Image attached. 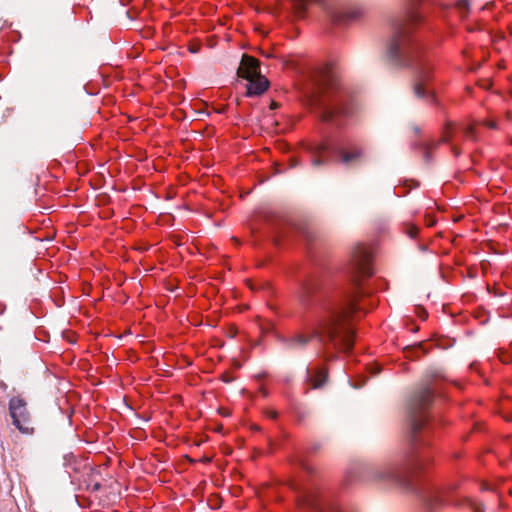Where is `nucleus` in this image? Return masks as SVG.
Listing matches in <instances>:
<instances>
[{
  "label": "nucleus",
  "mask_w": 512,
  "mask_h": 512,
  "mask_svg": "<svg viewBox=\"0 0 512 512\" xmlns=\"http://www.w3.org/2000/svg\"><path fill=\"white\" fill-rule=\"evenodd\" d=\"M413 130L416 134L420 133V128L418 126H414Z\"/></svg>",
  "instance_id": "28"
},
{
  "label": "nucleus",
  "mask_w": 512,
  "mask_h": 512,
  "mask_svg": "<svg viewBox=\"0 0 512 512\" xmlns=\"http://www.w3.org/2000/svg\"><path fill=\"white\" fill-rule=\"evenodd\" d=\"M435 398L430 386L420 387L410 399V448L403 454L377 463L359 462L350 471L353 481L399 485L414 490L430 508L445 504L468 507L473 512H483L484 505L468 498L458 499L454 492L458 484L444 486L432 483L417 484L414 480L424 468L428 457L422 452L429 445V437L444 425V420L428 413Z\"/></svg>",
  "instance_id": "2"
},
{
  "label": "nucleus",
  "mask_w": 512,
  "mask_h": 512,
  "mask_svg": "<svg viewBox=\"0 0 512 512\" xmlns=\"http://www.w3.org/2000/svg\"><path fill=\"white\" fill-rule=\"evenodd\" d=\"M510 353L512 354V342L510 343Z\"/></svg>",
  "instance_id": "32"
},
{
  "label": "nucleus",
  "mask_w": 512,
  "mask_h": 512,
  "mask_svg": "<svg viewBox=\"0 0 512 512\" xmlns=\"http://www.w3.org/2000/svg\"><path fill=\"white\" fill-rule=\"evenodd\" d=\"M303 88L305 105L324 123L343 127L353 116L356 105L351 96L326 68H309Z\"/></svg>",
  "instance_id": "4"
},
{
  "label": "nucleus",
  "mask_w": 512,
  "mask_h": 512,
  "mask_svg": "<svg viewBox=\"0 0 512 512\" xmlns=\"http://www.w3.org/2000/svg\"><path fill=\"white\" fill-rule=\"evenodd\" d=\"M323 9L331 23L335 25H346L357 20L361 15L358 9L344 8L328 3L323 4Z\"/></svg>",
  "instance_id": "8"
},
{
  "label": "nucleus",
  "mask_w": 512,
  "mask_h": 512,
  "mask_svg": "<svg viewBox=\"0 0 512 512\" xmlns=\"http://www.w3.org/2000/svg\"><path fill=\"white\" fill-rule=\"evenodd\" d=\"M373 273L372 253L363 245L354 248L341 270L317 267L303 271L295 281L293 294L300 320L312 330L282 336V345L288 350H303L316 338L321 346L317 354L325 360L334 359L337 350L350 351L355 340L351 320L367 310L370 292L363 281Z\"/></svg>",
  "instance_id": "1"
},
{
  "label": "nucleus",
  "mask_w": 512,
  "mask_h": 512,
  "mask_svg": "<svg viewBox=\"0 0 512 512\" xmlns=\"http://www.w3.org/2000/svg\"><path fill=\"white\" fill-rule=\"evenodd\" d=\"M431 345L426 342H418L412 345H408L404 348V354L407 358L416 359L421 355H425L429 352Z\"/></svg>",
  "instance_id": "13"
},
{
  "label": "nucleus",
  "mask_w": 512,
  "mask_h": 512,
  "mask_svg": "<svg viewBox=\"0 0 512 512\" xmlns=\"http://www.w3.org/2000/svg\"><path fill=\"white\" fill-rule=\"evenodd\" d=\"M457 6L461 12H467L469 10L468 0H459Z\"/></svg>",
  "instance_id": "17"
},
{
  "label": "nucleus",
  "mask_w": 512,
  "mask_h": 512,
  "mask_svg": "<svg viewBox=\"0 0 512 512\" xmlns=\"http://www.w3.org/2000/svg\"><path fill=\"white\" fill-rule=\"evenodd\" d=\"M189 50H190V52H191V53H197V52H198V50H199V48H198V47L191 46V47L189 48Z\"/></svg>",
  "instance_id": "27"
},
{
  "label": "nucleus",
  "mask_w": 512,
  "mask_h": 512,
  "mask_svg": "<svg viewBox=\"0 0 512 512\" xmlns=\"http://www.w3.org/2000/svg\"><path fill=\"white\" fill-rule=\"evenodd\" d=\"M410 8L402 19L392 25V35L386 45V58L394 66L411 67L415 71L414 94L417 98L436 102L430 87L432 67L421 57L420 29L426 26L424 6L433 0H409Z\"/></svg>",
  "instance_id": "3"
},
{
  "label": "nucleus",
  "mask_w": 512,
  "mask_h": 512,
  "mask_svg": "<svg viewBox=\"0 0 512 512\" xmlns=\"http://www.w3.org/2000/svg\"><path fill=\"white\" fill-rule=\"evenodd\" d=\"M487 127L491 128V129H496L497 128V123L494 122V121H489L486 123Z\"/></svg>",
  "instance_id": "24"
},
{
  "label": "nucleus",
  "mask_w": 512,
  "mask_h": 512,
  "mask_svg": "<svg viewBox=\"0 0 512 512\" xmlns=\"http://www.w3.org/2000/svg\"><path fill=\"white\" fill-rule=\"evenodd\" d=\"M266 415L271 419H277L278 417V413L275 410H267Z\"/></svg>",
  "instance_id": "21"
},
{
  "label": "nucleus",
  "mask_w": 512,
  "mask_h": 512,
  "mask_svg": "<svg viewBox=\"0 0 512 512\" xmlns=\"http://www.w3.org/2000/svg\"><path fill=\"white\" fill-rule=\"evenodd\" d=\"M9 413L13 425L23 433L29 432L30 416L26 408V402L20 397H12L9 401Z\"/></svg>",
  "instance_id": "7"
},
{
  "label": "nucleus",
  "mask_w": 512,
  "mask_h": 512,
  "mask_svg": "<svg viewBox=\"0 0 512 512\" xmlns=\"http://www.w3.org/2000/svg\"><path fill=\"white\" fill-rule=\"evenodd\" d=\"M454 127L451 122H448L442 131V137L440 142L434 141H415L412 143V147L415 150H419L422 153L423 160L426 163L431 162V150L438 148L440 143H449L453 139Z\"/></svg>",
  "instance_id": "9"
},
{
  "label": "nucleus",
  "mask_w": 512,
  "mask_h": 512,
  "mask_svg": "<svg viewBox=\"0 0 512 512\" xmlns=\"http://www.w3.org/2000/svg\"><path fill=\"white\" fill-rule=\"evenodd\" d=\"M297 462L304 470L310 472V467L304 462V460L301 457H298Z\"/></svg>",
  "instance_id": "19"
},
{
  "label": "nucleus",
  "mask_w": 512,
  "mask_h": 512,
  "mask_svg": "<svg viewBox=\"0 0 512 512\" xmlns=\"http://www.w3.org/2000/svg\"><path fill=\"white\" fill-rule=\"evenodd\" d=\"M246 84V96L247 97H255L262 95L268 88L269 82L268 80L259 75L256 78H251L247 80Z\"/></svg>",
  "instance_id": "12"
},
{
  "label": "nucleus",
  "mask_w": 512,
  "mask_h": 512,
  "mask_svg": "<svg viewBox=\"0 0 512 512\" xmlns=\"http://www.w3.org/2000/svg\"><path fill=\"white\" fill-rule=\"evenodd\" d=\"M283 171H284V170L278 169V170H277V173H281V172H283Z\"/></svg>",
  "instance_id": "33"
},
{
  "label": "nucleus",
  "mask_w": 512,
  "mask_h": 512,
  "mask_svg": "<svg viewBox=\"0 0 512 512\" xmlns=\"http://www.w3.org/2000/svg\"><path fill=\"white\" fill-rule=\"evenodd\" d=\"M101 488V484L100 483H95L92 487V491H98L99 489Z\"/></svg>",
  "instance_id": "26"
},
{
  "label": "nucleus",
  "mask_w": 512,
  "mask_h": 512,
  "mask_svg": "<svg viewBox=\"0 0 512 512\" xmlns=\"http://www.w3.org/2000/svg\"><path fill=\"white\" fill-rule=\"evenodd\" d=\"M365 382H366V378H361V381H359V382L355 381V382L351 383V385L354 388H360L365 384Z\"/></svg>",
  "instance_id": "20"
},
{
  "label": "nucleus",
  "mask_w": 512,
  "mask_h": 512,
  "mask_svg": "<svg viewBox=\"0 0 512 512\" xmlns=\"http://www.w3.org/2000/svg\"><path fill=\"white\" fill-rule=\"evenodd\" d=\"M406 234L410 237V238H415L418 234V228L414 225H409L408 228H407V231H406Z\"/></svg>",
  "instance_id": "16"
},
{
  "label": "nucleus",
  "mask_w": 512,
  "mask_h": 512,
  "mask_svg": "<svg viewBox=\"0 0 512 512\" xmlns=\"http://www.w3.org/2000/svg\"><path fill=\"white\" fill-rule=\"evenodd\" d=\"M222 380H223L224 382H226V383H230V382H232V381H233V377H232V376H230V375H228V374H226V375H224V376H223Z\"/></svg>",
  "instance_id": "23"
},
{
  "label": "nucleus",
  "mask_w": 512,
  "mask_h": 512,
  "mask_svg": "<svg viewBox=\"0 0 512 512\" xmlns=\"http://www.w3.org/2000/svg\"><path fill=\"white\" fill-rule=\"evenodd\" d=\"M296 493V503L301 512H345L335 493L318 485L301 486L291 483Z\"/></svg>",
  "instance_id": "6"
},
{
  "label": "nucleus",
  "mask_w": 512,
  "mask_h": 512,
  "mask_svg": "<svg viewBox=\"0 0 512 512\" xmlns=\"http://www.w3.org/2000/svg\"><path fill=\"white\" fill-rule=\"evenodd\" d=\"M288 162H289V166H288L289 169L295 168L300 165V161L297 157H290Z\"/></svg>",
  "instance_id": "18"
},
{
  "label": "nucleus",
  "mask_w": 512,
  "mask_h": 512,
  "mask_svg": "<svg viewBox=\"0 0 512 512\" xmlns=\"http://www.w3.org/2000/svg\"><path fill=\"white\" fill-rule=\"evenodd\" d=\"M497 356L499 360L503 363H510L512 360V354L510 351L500 348L497 350Z\"/></svg>",
  "instance_id": "14"
},
{
  "label": "nucleus",
  "mask_w": 512,
  "mask_h": 512,
  "mask_svg": "<svg viewBox=\"0 0 512 512\" xmlns=\"http://www.w3.org/2000/svg\"><path fill=\"white\" fill-rule=\"evenodd\" d=\"M463 133L469 139L476 140L477 138L475 128L471 125L463 127Z\"/></svg>",
  "instance_id": "15"
},
{
  "label": "nucleus",
  "mask_w": 512,
  "mask_h": 512,
  "mask_svg": "<svg viewBox=\"0 0 512 512\" xmlns=\"http://www.w3.org/2000/svg\"><path fill=\"white\" fill-rule=\"evenodd\" d=\"M374 305H375L374 301L372 299H370L369 300V306H374Z\"/></svg>",
  "instance_id": "30"
},
{
  "label": "nucleus",
  "mask_w": 512,
  "mask_h": 512,
  "mask_svg": "<svg viewBox=\"0 0 512 512\" xmlns=\"http://www.w3.org/2000/svg\"><path fill=\"white\" fill-rule=\"evenodd\" d=\"M451 150L456 157H458L461 154V150L456 146H452Z\"/></svg>",
  "instance_id": "22"
},
{
  "label": "nucleus",
  "mask_w": 512,
  "mask_h": 512,
  "mask_svg": "<svg viewBox=\"0 0 512 512\" xmlns=\"http://www.w3.org/2000/svg\"><path fill=\"white\" fill-rule=\"evenodd\" d=\"M303 148L311 156L314 168L324 166L331 157L346 166L356 164L364 157L362 148L341 135L326 134L321 142L307 143Z\"/></svg>",
  "instance_id": "5"
},
{
  "label": "nucleus",
  "mask_w": 512,
  "mask_h": 512,
  "mask_svg": "<svg viewBox=\"0 0 512 512\" xmlns=\"http://www.w3.org/2000/svg\"><path fill=\"white\" fill-rule=\"evenodd\" d=\"M327 371L323 367L311 369L306 368L305 382L313 389L321 388L327 381Z\"/></svg>",
  "instance_id": "11"
},
{
  "label": "nucleus",
  "mask_w": 512,
  "mask_h": 512,
  "mask_svg": "<svg viewBox=\"0 0 512 512\" xmlns=\"http://www.w3.org/2000/svg\"><path fill=\"white\" fill-rule=\"evenodd\" d=\"M434 223H435V221H434V220H432V219H429V220L427 221V224H428L429 226L434 225Z\"/></svg>",
  "instance_id": "29"
},
{
  "label": "nucleus",
  "mask_w": 512,
  "mask_h": 512,
  "mask_svg": "<svg viewBox=\"0 0 512 512\" xmlns=\"http://www.w3.org/2000/svg\"><path fill=\"white\" fill-rule=\"evenodd\" d=\"M237 75L245 80L258 77L261 75L259 62L254 57L248 54H243L240 65L237 69Z\"/></svg>",
  "instance_id": "10"
},
{
  "label": "nucleus",
  "mask_w": 512,
  "mask_h": 512,
  "mask_svg": "<svg viewBox=\"0 0 512 512\" xmlns=\"http://www.w3.org/2000/svg\"><path fill=\"white\" fill-rule=\"evenodd\" d=\"M394 195L395 196H401V194L399 192H397L396 190H394Z\"/></svg>",
  "instance_id": "31"
},
{
  "label": "nucleus",
  "mask_w": 512,
  "mask_h": 512,
  "mask_svg": "<svg viewBox=\"0 0 512 512\" xmlns=\"http://www.w3.org/2000/svg\"><path fill=\"white\" fill-rule=\"evenodd\" d=\"M380 371H381V368H380V367H378V366H374V367H373V370H371V373H372L373 375H377V374H379V373H380Z\"/></svg>",
  "instance_id": "25"
}]
</instances>
